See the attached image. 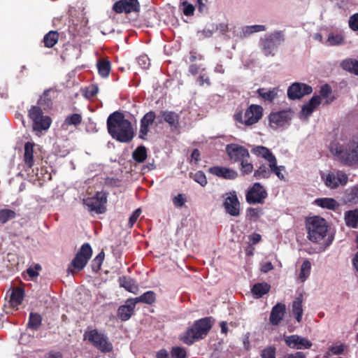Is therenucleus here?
<instances>
[{"label":"nucleus","mask_w":358,"mask_h":358,"mask_svg":"<svg viewBox=\"0 0 358 358\" xmlns=\"http://www.w3.org/2000/svg\"><path fill=\"white\" fill-rule=\"evenodd\" d=\"M106 126L108 133L112 138L120 143H129L135 136L131 122L120 111L117 110L109 115Z\"/></svg>","instance_id":"obj_1"},{"label":"nucleus","mask_w":358,"mask_h":358,"mask_svg":"<svg viewBox=\"0 0 358 358\" xmlns=\"http://www.w3.org/2000/svg\"><path fill=\"white\" fill-rule=\"evenodd\" d=\"M328 224L325 219L320 216L308 217L306 220V228L308 238L313 243L322 244L323 250L333 242L334 235L328 234Z\"/></svg>","instance_id":"obj_2"},{"label":"nucleus","mask_w":358,"mask_h":358,"mask_svg":"<svg viewBox=\"0 0 358 358\" xmlns=\"http://www.w3.org/2000/svg\"><path fill=\"white\" fill-rule=\"evenodd\" d=\"M213 326L211 317L198 320L180 336V340L187 345L204 338Z\"/></svg>","instance_id":"obj_3"},{"label":"nucleus","mask_w":358,"mask_h":358,"mask_svg":"<svg viewBox=\"0 0 358 358\" xmlns=\"http://www.w3.org/2000/svg\"><path fill=\"white\" fill-rule=\"evenodd\" d=\"M92 255V248L90 243L83 244L79 251L76 254L73 259L69 263L67 268L68 274L74 275L81 271L88 263Z\"/></svg>","instance_id":"obj_4"},{"label":"nucleus","mask_w":358,"mask_h":358,"mask_svg":"<svg viewBox=\"0 0 358 358\" xmlns=\"http://www.w3.org/2000/svg\"><path fill=\"white\" fill-rule=\"evenodd\" d=\"M336 154L345 165H358V136L348 144L336 148Z\"/></svg>","instance_id":"obj_5"},{"label":"nucleus","mask_w":358,"mask_h":358,"mask_svg":"<svg viewBox=\"0 0 358 358\" xmlns=\"http://www.w3.org/2000/svg\"><path fill=\"white\" fill-rule=\"evenodd\" d=\"M107 197V192H97L94 196L83 199V203L88 208L89 211L103 214L106 211Z\"/></svg>","instance_id":"obj_6"},{"label":"nucleus","mask_w":358,"mask_h":358,"mask_svg":"<svg viewBox=\"0 0 358 358\" xmlns=\"http://www.w3.org/2000/svg\"><path fill=\"white\" fill-rule=\"evenodd\" d=\"M285 41V35L282 31H275L262 38L261 44L265 55H273V52Z\"/></svg>","instance_id":"obj_7"},{"label":"nucleus","mask_w":358,"mask_h":358,"mask_svg":"<svg viewBox=\"0 0 358 358\" xmlns=\"http://www.w3.org/2000/svg\"><path fill=\"white\" fill-rule=\"evenodd\" d=\"M85 339H87L94 347L103 352H109L112 350V344L108 341L107 338L96 329L85 332Z\"/></svg>","instance_id":"obj_8"},{"label":"nucleus","mask_w":358,"mask_h":358,"mask_svg":"<svg viewBox=\"0 0 358 358\" xmlns=\"http://www.w3.org/2000/svg\"><path fill=\"white\" fill-rule=\"evenodd\" d=\"M292 112L291 110H283L278 112H272L268 115L269 125L273 129L279 127L289 125L292 119Z\"/></svg>","instance_id":"obj_9"},{"label":"nucleus","mask_w":358,"mask_h":358,"mask_svg":"<svg viewBox=\"0 0 358 358\" xmlns=\"http://www.w3.org/2000/svg\"><path fill=\"white\" fill-rule=\"evenodd\" d=\"M268 196L266 188L260 182H255L248 189V203L262 204Z\"/></svg>","instance_id":"obj_10"},{"label":"nucleus","mask_w":358,"mask_h":358,"mask_svg":"<svg viewBox=\"0 0 358 358\" xmlns=\"http://www.w3.org/2000/svg\"><path fill=\"white\" fill-rule=\"evenodd\" d=\"M224 199L223 207L225 212L233 217L240 214V202L236 192L233 190L222 195Z\"/></svg>","instance_id":"obj_11"},{"label":"nucleus","mask_w":358,"mask_h":358,"mask_svg":"<svg viewBox=\"0 0 358 358\" xmlns=\"http://www.w3.org/2000/svg\"><path fill=\"white\" fill-rule=\"evenodd\" d=\"M313 87L306 83H294L287 89V97L290 100H296L303 98L306 95L310 94Z\"/></svg>","instance_id":"obj_12"},{"label":"nucleus","mask_w":358,"mask_h":358,"mask_svg":"<svg viewBox=\"0 0 358 358\" xmlns=\"http://www.w3.org/2000/svg\"><path fill=\"white\" fill-rule=\"evenodd\" d=\"M113 10L117 13H130L140 11L138 0H119L113 6Z\"/></svg>","instance_id":"obj_13"},{"label":"nucleus","mask_w":358,"mask_h":358,"mask_svg":"<svg viewBox=\"0 0 358 358\" xmlns=\"http://www.w3.org/2000/svg\"><path fill=\"white\" fill-rule=\"evenodd\" d=\"M156 119V114L154 111L150 110L146 113L140 121V129L138 134V138L142 140H146V136L148 135L150 129L149 127L152 125L155 120Z\"/></svg>","instance_id":"obj_14"},{"label":"nucleus","mask_w":358,"mask_h":358,"mask_svg":"<svg viewBox=\"0 0 358 358\" xmlns=\"http://www.w3.org/2000/svg\"><path fill=\"white\" fill-rule=\"evenodd\" d=\"M9 294V303L13 308H15L16 310H18V306L22 303L25 296V290L24 288L21 286H17L15 287H11L7 292L6 295Z\"/></svg>","instance_id":"obj_15"},{"label":"nucleus","mask_w":358,"mask_h":358,"mask_svg":"<svg viewBox=\"0 0 358 358\" xmlns=\"http://www.w3.org/2000/svg\"><path fill=\"white\" fill-rule=\"evenodd\" d=\"M208 172L213 175H215L219 178H222L226 180H234L238 176V173L227 167L214 166L208 169Z\"/></svg>","instance_id":"obj_16"},{"label":"nucleus","mask_w":358,"mask_h":358,"mask_svg":"<svg viewBox=\"0 0 358 358\" xmlns=\"http://www.w3.org/2000/svg\"><path fill=\"white\" fill-rule=\"evenodd\" d=\"M57 91L55 88L50 87L44 90L37 101L38 105L43 106L45 110L52 108V100L57 97Z\"/></svg>","instance_id":"obj_17"},{"label":"nucleus","mask_w":358,"mask_h":358,"mask_svg":"<svg viewBox=\"0 0 358 358\" xmlns=\"http://www.w3.org/2000/svg\"><path fill=\"white\" fill-rule=\"evenodd\" d=\"M285 341L286 344L292 348L308 349L312 346L310 341L297 335L286 336L285 338Z\"/></svg>","instance_id":"obj_18"},{"label":"nucleus","mask_w":358,"mask_h":358,"mask_svg":"<svg viewBox=\"0 0 358 358\" xmlns=\"http://www.w3.org/2000/svg\"><path fill=\"white\" fill-rule=\"evenodd\" d=\"M24 161L25 171L29 174L30 171L34 173V170L32 169L34 160V144L31 142H26L24 144Z\"/></svg>","instance_id":"obj_19"},{"label":"nucleus","mask_w":358,"mask_h":358,"mask_svg":"<svg viewBox=\"0 0 358 358\" xmlns=\"http://www.w3.org/2000/svg\"><path fill=\"white\" fill-rule=\"evenodd\" d=\"M263 116V108L259 105L252 104L248 107V126L259 122Z\"/></svg>","instance_id":"obj_20"},{"label":"nucleus","mask_w":358,"mask_h":358,"mask_svg":"<svg viewBox=\"0 0 358 358\" xmlns=\"http://www.w3.org/2000/svg\"><path fill=\"white\" fill-rule=\"evenodd\" d=\"M226 152L231 159L240 161L246 153V148L237 144L231 143L226 146Z\"/></svg>","instance_id":"obj_21"},{"label":"nucleus","mask_w":358,"mask_h":358,"mask_svg":"<svg viewBox=\"0 0 358 358\" xmlns=\"http://www.w3.org/2000/svg\"><path fill=\"white\" fill-rule=\"evenodd\" d=\"M321 103L320 96L314 95L308 102L304 103L301 108V113L305 117H310L315 109Z\"/></svg>","instance_id":"obj_22"},{"label":"nucleus","mask_w":358,"mask_h":358,"mask_svg":"<svg viewBox=\"0 0 358 358\" xmlns=\"http://www.w3.org/2000/svg\"><path fill=\"white\" fill-rule=\"evenodd\" d=\"M117 281L120 287H123L129 292L136 294L138 291V287L136 280L129 276H120L118 278Z\"/></svg>","instance_id":"obj_23"},{"label":"nucleus","mask_w":358,"mask_h":358,"mask_svg":"<svg viewBox=\"0 0 358 358\" xmlns=\"http://www.w3.org/2000/svg\"><path fill=\"white\" fill-rule=\"evenodd\" d=\"M313 203L322 208L334 211L340 207V204L334 199L329 197L317 198L314 201Z\"/></svg>","instance_id":"obj_24"},{"label":"nucleus","mask_w":358,"mask_h":358,"mask_svg":"<svg viewBox=\"0 0 358 358\" xmlns=\"http://www.w3.org/2000/svg\"><path fill=\"white\" fill-rule=\"evenodd\" d=\"M270 289L271 285L268 283L265 282H257L252 286L251 292L255 298L259 299L267 294Z\"/></svg>","instance_id":"obj_25"},{"label":"nucleus","mask_w":358,"mask_h":358,"mask_svg":"<svg viewBox=\"0 0 358 358\" xmlns=\"http://www.w3.org/2000/svg\"><path fill=\"white\" fill-rule=\"evenodd\" d=\"M251 152L257 156L263 157L269 163L275 158L271 151L264 146H256L252 149Z\"/></svg>","instance_id":"obj_26"},{"label":"nucleus","mask_w":358,"mask_h":358,"mask_svg":"<svg viewBox=\"0 0 358 358\" xmlns=\"http://www.w3.org/2000/svg\"><path fill=\"white\" fill-rule=\"evenodd\" d=\"M345 222L348 227L356 229L358 227V209L351 210L345 213Z\"/></svg>","instance_id":"obj_27"},{"label":"nucleus","mask_w":358,"mask_h":358,"mask_svg":"<svg viewBox=\"0 0 358 358\" xmlns=\"http://www.w3.org/2000/svg\"><path fill=\"white\" fill-rule=\"evenodd\" d=\"M341 68L348 71L351 73H353L356 76H358V60L355 59H346L341 62Z\"/></svg>","instance_id":"obj_28"},{"label":"nucleus","mask_w":358,"mask_h":358,"mask_svg":"<svg viewBox=\"0 0 358 358\" xmlns=\"http://www.w3.org/2000/svg\"><path fill=\"white\" fill-rule=\"evenodd\" d=\"M52 120L49 116L43 115L33 123V129L37 131L47 130L50 127Z\"/></svg>","instance_id":"obj_29"},{"label":"nucleus","mask_w":358,"mask_h":358,"mask_svg":"<svg viewBox=\"0 0 358 358\" xmlns=\"http://www.w3.org/2000/svg\"><path fill=\"white\" fill-rule=\"evenodd\" d=\"M148 157V150L143 145H138L132 152V158L137 163H143Z\"/></svg>","instance_id":"obj_30"},{"label":"nucleus","mask_w":358,"mask_h":358,"mask_svg":"<svg viewBox=\"0 0 358 358\" xmlns=\"http://www.w3.org/2000/svg\"><path fill=\"white\" fill-rule=\"evenodd\" d=\"M96 66L98 72L102 78L108 76L111 69V64L108 59L97 61Z\"/></svg>","instance_id":"obj_31"},{"label":"nucleus","mask_w":358,"mask_h":358,"mask_svg":"<svg viewBox=\"0 0 358 358\" xmlns=\"http://www.w3.org/2000/svg\"><path fill=\"white\" fill-rule=\"evenodd\" d=\"M139 303L136 298L129 299L126 301L125 305L120 306L118 308L117 313H133L136 304Z\"/></svg>","instance_id":"obj_32"},{"label":"nucleus","mask_w":358,"mask_h":358,"mask_svg":"<svg viewBox=\"0 0 358 358\" xmlns=\"http://www.w3.org/2000/svg\"><path fill=\"white\" fill-rule=\"evenodd\" d=\"M59 34L57 31H50L47 33L43 39L46 48H52L58 41Z\"/></svg>","instance_id":"obj_33"},{"label":"nucleus","mask_w":358,"mask_h":358,"mask_svg":"<svg viewBox=\"0 0 358 358\" xmlns=\"http://www.w3.org/2000/svg\"><path fill=\"white\" fill-rule=\"evenodd\" d=\"M344 200L345 203H358V185L346 191Z\"/></svg>","instance_id":"obj_34"},{"label":"nucleus","mask_w":358,"mask_h":358,"mask_svg":"<svg viewBox=\"0 0 358 358\" xmlns=\"http://www.w3.org/2000/svg\"><path fill=\"white\" fill-rule=\"evenodd\" d=\"M257 93L265 101L272 102L278 95V90L275 88L266 91L264 88H259L257 90Z\"/></svg>","instance_id":"obj_35"},{"label":"nucleus","mask_w":358,"mask_h":358,"mask_svg":"<svg viewBox=\"0 0 358 358\" xmlns=\"http://www.w3.org/2000/svg\"><path fill=\"white\" fill-rule=\"evenodd\" d=\"M311 271V264L310 262L308 259L305 260L301 266L300 273L299 275V278L301 282H304L307 280L310 274Z\"/></svg>","instance_id":"obj_36"},{"label":"nucleus","mask_w":358,"mask_h":358,"mask_svg":"<svg viewBox=\"0 0 358 358\" xmlns=\"http://www.w3.org/2000/svg\"><path fill=\"white\" fill-rule=\"evenodd\" d=\"M16 215L17 214L13 210L8 208L0 209V224L6 223L9 220L15 218Z\"/></svg>","instance_id":"obj_37"},{"label":"nucleus","mask_w":358,"mask_h":358,"mask_svg":"<svg viewBox=\"0 0 358 358\" xmlns=\"http://www.w3.org/2000/svg\"><path fill=\"white\" fill-rule=\"evenodd\" d=\"M269 168H270L271 173H273L281 180H285V176L282 173V171H285V168L284 166H278L277 165L276 157L273 159V161H271L269 163Z\"/></svg>","instance_id":"obj_38"},{"label":"nucleus","mask_w":358,"mask_h":358,"mask_svg":"<svg viewBox=\"0 0 358 358\" xmlns=\"http://www.w3.org/2000/svg\"><path fill=\"white\" fill-rule=\"evenodd\" d=\"M253 176L257 180L268 178L271 176L270 169L265 164H262L255 171Z\"/></svg>","instance_id":"obj_39"},{"label":"nucleus","mask_w":358,"mask_h":358,"mask_svg":"<svg viewBox=\"0 0 358 358\" xmlns=\"http://www.w3.org/2000/svg\"><path fill=\"white\" fill-rule=\"evenodd\" d=\"M164 115H165L164 117V122H167L170 126L176 127L178 124L179 115L175 112L166 110Z\"/></svg>","instance_id":"obj_40"},{"label":"nucleus","mask_w":358,"mask_h":358,"mask_svg":"<svg viewBox=\"0 0 358 358\" xmlns=\"http://www.w3.org/2000/svg\"><path fill=\"white\" fill-rule=\"evenodd\" d=\"M136 299H138V302L151 304L154 303L156 299V294L153 291H147L138 297H136Z\"/></svg>","instance_id":"obj_41"},{"label":"nucleus","mask_w":358,"mask_h":358,"mask_svg":"<svg viewBox=\"0 0 358 358\" xmlns=\"http://www.w3.org/2000/svg\"><path fill=\"white\" fill-rule=\"evenodd\" d=\"M105 254L103 251L100 252L92 261L91 267L94 273H97L101 267Z\"/></svg>","instance_id":"obj_42"},{"label":"nucleus","mask_w":358,"mask_h":358,"mask_svg":"<svg viewBox=\"0 0 358 358\" xmlns=\"http://www.w3.org/2000/svg\"><path fill=\"white\" fill-rule=\"evenodd\" d=\"M189 177L201 187H205L208 183L206 176L202 171H197L194 173H190Z\"/></svg>","instance_id":"obj_43"},{"label":"nucleus","mask_w":358,"mask_h":358,"mask_svg":"<svg viewBox=\"0 0 358 358\" xmlns=\"http://www.w3.org/2000/svg\"><path fill=\"white\" fill-rule=\"evenodd\" d=\"M41 315H29L27 327L32 330H38L41 325Z\"/></svg>","instance_id":"obj_44"},{"label":"nucleus","mask_w":358,"mask_h":358,"mask_svg":"<svg viewBox=\"0 0 358 358\" xmlns=\"http://www.w3.org/2000/svg\"><path fill=\"white\" fill-rule=\"evenodd\" d=\"M325 185L331 189H335L338 187L339 183H342V180L335 176L334 173H329L326 176Z\"/></svg>","instance_id":"obj_45"},{"label":"nucleus","mask_w":358,"mask_h":358,"mask_svg":"<svg viewBox=\"0 0 358 358\" xmlns=\"http://www.w3.org/2000/svg\"><path fill=\"white\" fill-rule=\"evenodd\" d=\"M303 294H299L292 301V313H303Z\"/></svg>","instance_id":"obj_46"},{"label":"nucleus","mask_w":358,"mask_h":358,"mask_svg":"<svg viewBox=\"0 0 358 358\" xmlns=\"http://www.w3.org/2000/svg\"><path fill=\"white\" fill-rule=\"evenodd\" d=\"M347 349V346L341 343H336L331 345L329 348L328 355H341Z\"/></svg>","instance_id":"obj_47"},{"label":"nucleus","mask_w":358,"mask_h":358,"mask_svg":"<svg viewBox=\"0 0 358 358\" xmlns=\"http://www.w3.org/2000/svg\"><path fill=\"white\" fill-rule=\"evenodd\" d=\"M180 8L182 10L183 14L186 16L193 15L195 11V6L187 1L181 2Z\"/></svg>","instance_id":"obj_48"},{"label":"nucleus","mask_w":358,"mask_h":358,"mask_svg":"<svg viewBox=\"0 0 358 358\" xmlns=\"http://www.w3.org/2000/svg\"><path fill=\"white\" fill-rule=\"evenodd\" d=\"M29 116L32 120L33 123L43 116V110L40 106H32L29 110Z\"/></svg>","instance_id":"obj_49"},{"label":"nucleus","mask_w":358,"mask_h":358,"mask_svg":"<svg viewBox=\"0 0 358 358\" xmlns=\"http://www.w3.org/2000/svg\"><path fill=\"white\" fill-rule=\"evenodd\" d=\"M344 38L340 34L330 33L328 36L327 42L330 45H339L343 42Z\"/></svg>","instance_id":"obj_50"},{"label":"nucleus","mask_w":358,"mask_h":358,"mask_svg":"<svg viewBox=\"0 0 358 358\" xmlns=\"http://www.w3.org/2000/svg\"><path fill=\"white\" fill-rule=\"evenodd\" d=\"M172 358H187L185 348L180 346L173 347L171 350Z\"/></svg>","instance_id":"obj_51"},{"label":"nucleus","mask_w":358,"mask_h":358,"mask_svg":"<svg viewBox=\"0 0 358 358\" xmlns=\"http://www.w3.org/2000/svg\"><path fill=\"white\" fill-rule=\"evenodd\" d=\"M82 121V116L78 113H73L66 117L65 119V124L67 125L77 126L80 124Z\"/></svg>","instance_id":"obj_52"},{"label":"nucleus","mask_w":358,"mask_h":358,"mask_svg":"<svg viewBox=\"0 0 358 358\" xmlns=\"http://www.w3.org/2000/svg\"><path fill=\"white\" fill-rule=\"evenodd\" d=\"M99 92V87L96 85H90L83 90V95L85 98L90 99L94 97Z\"/></svg>","instance_id":"obj_53"},{"label":"nucleus","mask_w":358,"mask_h":358,"mask_svg":"<svg viewBox=\"0 0 358 358\" xmlns=\"http://www.w3.org/2000/svg\"><path fill=\"white\" fill-rule=\"evenodd\" d=\"M234 117L237 122L246 125V110L238 109Z\"/></svg>","instance_id":"obj_54"},{"label":"nucleus","mask_w":358,"mask_h":358,"mask_svg":"<svg viewBox=\"0 0 358 358\" xmlns=\"http://www.w3.org/2000/svg\"><path fill=\"white\" fill-rule=\"evenodd\" d=\"M187 201L185 195L183 194H178V195L175 196L173 199V203L175 207L176 208H181L182 207L185 202Z\"/></svg>","instance_id":"obj_55"},{"label":"nucleus","mask_w":358,"mask_h":358,"mask_svg":"<svg viewBox=\"0 0 358 358\" xmlns=\"http://www.w3.org/2000/svg\"><path fill=\"white\" fill-rule=\"evenodd\" d=\"M141 213V210L140 208H137L134 210L129 217L128 225L129 227H132L134 224L136 223L138 217L140 216Z\"/></svg>","instance_id":"obj_56"},{"label":"nucleus","mask_w":358,"mask_h":358,"mask_svg":"<svg viewBox=\"0 0 358 358\" xmlns=\"http://www.w3.org/2000/svg\"><path fill=\"white\" fill-rule=\"evenodd\" d=\"M262 214V208H248V216L252 219H257Z\"/></svg>","instance_id":"obj_57"},{"label":"nucleus","mask_w":358,"mask_h":358,"mask_svg":"<svg viewBox=\"0 0 358 358\" xmlns=\"http://www.w3.org/2000/svg\"><path fill=\"white\" fill-rule=\"evenodd\" d=\"M332 92V89L331 86L328 84H324L321 86L320 90V98H327Z\"/></svg>","instance_id":"obj_58"},{"label":"nucleus","mask_w":358,"mask_h":358,"mask_svg":"<svg viewBox=\"0 0 358 358\" xmlns=\"http://www.w3.org/2000/svg\"><path fill=\"white\" fill-rule=\"evenodd\" d=\"M138 65L143 69H148L150 66V59L147 55H141L137 58Z\"/></svg>","instance_id":"obj_59"},{"label":"nucleus","mask_w":358,"mask_h":358,"mask_svg":"<svg viewBox=\"0 0 358 358\" xmlns=\"http://www.w3.org/2000/svg\"><path fill=\"white\" fill-rule=\"evenodd\" d=\"M262 358H275V349L273 347L265 348L262 353Z\"/></svg>","instance_id":"obj_60"},{"label":"nucleus","mask_w":358,"mask_h":358,"mask_svg":"<svg viewBox=\"0 0 358 358\" xmlns=\"http://www.w3.org/2000/svg\"><path fill=\"white\" fill-rule=\"evenodd\" d=\"M196 83L199 85L200 86H203L204 84H206L207 86L210 85V81L209 79V77L206 75L205 73L200 74L197 79H196Z\"/></svg>","instance_id":"obj_61"},{"label":"nucleus","mask_w":358,"mask_h":358,"mask_svg":"<svg viewBox=\"0 0 358 358\" xmlns=\"http://www.w3.org/2000/svg\"><path fill=\"white\" fill-rule=\"evenodd\" d=\"M265 30L266 27L264 25L257 24L248 26V34H251L259 31H264Z\"/></svg>","instance_id":"obj_62"},{"label":"nucleus","mask_w":358,"mask_h":358,"mask_svg":"<svg viewBox=\"0 0 358 358\" xmlns=\"http://www.w3.org/2000/svg\"><path fill=\"white\" fill-rule=\"evenodd\" d=\"M349 26L353 31H358V13L354 14L350 17Z\"/></svg>","instance_id":"obj_63"},{"label":"nucleus","mask_w":358,"mask_h":358,"mask_svg":"<svg viewBox=\"0 0 358 358\" xmlns=\"http://www.w3.org/2000/svg\"><path fill=\"white\" fill-rule=\"evenodd\" d=\"M197 10L201 15L208 13V7L203 1L196 2Z\"/></svg>","instance_id":"obj_64"}]
</instances>
